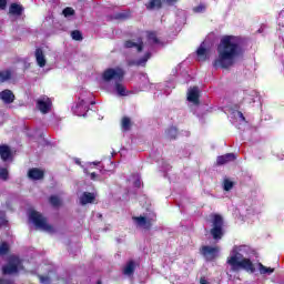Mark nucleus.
<instances>
[{
    "instance_id": "obj_1",
    "label": "nucleus",
    "mask_w": 284,
    "mask_h": 284,
    "mask_svg": "<svg viewBox=\"0 0 284 284\" xmlns=\"http://www.w3.org/2000/svg\"><path fill=\"white\" fill-rule=\"evenodd\" d=\"M243 40L236 36H224L217 45V57L213 61L214 68H232L240 57H243Z\"/></svg>"
},
{
    "instance_id": "obj_2",
    "label": "nucleus",
    "mask_w": 284,
    "mask_h": 284,
    "mask_svg": "<svg viewBox=\"0 0 284 284\" xmlns=\"http://www.w3.org/2000/svg\"><path fill=\"white\" fill-rule=\"evenodd\" d=\"M254 251L250 245H235L230 252V255L226 258V264L230 267L231 272H250L254 274L256 268H254V263H252V255Z\"/></svg>"
},
{
    "instance_id": "obj_3",
    "label": "nucleus",
    "mask_w": 284,
    "mask_h": 284,
    "mask_svg": "<svg viewBox=\"0 0 284 284\" xmlns=\"http://www.w3.org/2000/svg\"><path fill=\"white\" fill-rule=\"evenodd\" d=\"M125 77V71L121 67L109 68L102 73V81L104 83H114V91L119 97H128V90L123 85V79Z\"/></svg>"
},
{
    "instance_id": "obj_4",
    "label": "nucleus",
    "mask_w": 284,
    "mask_h": 284,
    "mask_svg": "<svg viewBox=\"0 0 284 284\" xmlns=\"http://www.w3.org/2000/svg\"><path fill=\"white\" fill-rule=\"evenodd\" d=\"M124 48H130L131 50H135L139 53L144 52L142 58L133 62L134 65H145L150 57H152V54L150 53V45L145 43L143 38H138V39H132L126 41L124 43Z\"/></svg>"
},
{
    "instance_id": "obj_5",
    "label": "nucleus",
    "mask_w": 284,
    "mask_h": 284,
    "mask_svg": "<svg viewBox=\"0 0 284 284\" xmlns=\"http://www.w3.org/2000/svg\"><path fill=\"white\" fill-rule=\"evenodd\" d=\"M23 266L21 265V260H19L17 256H11L9 258V263L2 267L3 276L0 277V284H14L10 282L6 276L9 274H17L18 272H21Z\"/></svg>"
},
{
    "instance_id": "obj_6",
    "label": "nucleus",
    "mask_w": 284,
    "mask_h": 284,
    "mask_svg": "<svg viewBox=\"0 0 284 284\" xmlns=\"http://www.w3.org/2000/svg\"><path fill=\"white\" fill-rule=\"evenodd\" d=\"M29 221L30 223H33L37 230H41V232H48L49 234L54 232V227L48 223V220L34 210L29 212Z\"/></svg>"
},
{
    "instance_id": "obj_7",
    "label": "nucleus",
    "mask_w": 284,
    "mask_h": 284,
    "mask_svg": "<svg viewBox=\"0 0 284 284\" xmlns=\"http://www.w3.org/2000/svg\"><path fill=\"white\" fill-rule=\"evenodd\" d=\"M211 235L214 241H221L223 239V217L219 214L211 215Z\"/></svg>"
},
{
    "instance_id": "obj_8",
    "label": "nucleus",
    "mask_w": 284,
    "mask_h": 284,
    "mask_svg": "<svg viewBox=\"0 0 284 284\" xmlns=\"http://www.w3.org/2000/svg\"><path fill=\"white\" fill-rule=\"evenodd\" d=\"M90 110V100L85 95H81L72 106V112L75 116H85Z\"/></svg>"
},
{
    "instance_id": "obj_9",
    "label": "nucleus",
    "mask_w": 284,
    "mask_h": 284,
    "mask_svg": "<svg viewBox=\"0 0 284 284\" xmlns=\"http://www.w3.org/2000/svg\"><path fill=\"white\" fill-rule=\"evenodd\" d=\"M156 220V215L151 214V216H135L133 217V222L138 227H142L143 230H149L152 227V222Z\"/></svg>"
},
{
    "instance_id": "obj_10",
    "label": "nucleus",
    "mask_w": 284,
    "mask_h": 284,
    "mask_svg": "<svg viewBox=\"0 0 284 284\" xmlns=\"http://www.w3.org/2000/svg\"><path fill=\"white\" fill-rule=\"evenodd\" d=\"M37 108L42 114H48L52 110V99L48 95H42L37 100Z\"/></svg>"
},
{
    "instance_id": "obj_11",
    "label": "nucleus",
    "mask_w": 284,
    "mask_h": 284,
    "mask_svg": "<svg viewBox=\"0 0 284 284\" xmlns=\"http://www.w3.org/2000/svg\"><path fill=\"white\" fill-rule=\"evenodd\" d=\"M219 252L221 248L219 246H203L202 254L206 258V261H214L216 256H219Z\"/></svg>"
},
{
    "instance_id": "obj_12",
    "label": "nucleus",
    "mask_w": 284,
    "mask_h": 284,
    "mask_svg": "<svg viewBox=\"0 0 284 284\" xmlns=\"http://www.w3.org/2000/svg\"><path fill=\"white\" fill-rule=\"evenodd\" d=\"M34 57H36L37 65L39 68H45V65L48 64V59L45 58V51H43V49L41 48H38L36 49Z\"/></svg>"
},
{
    "instance_id": "obj_13",
    "label": "nucleus",
    "mask_w": 284,
    "mask_h": 284,
    "mask_svg": "<svg viewBox=\"0 0 284 284\" xmlns=\"http://www.w3.org/2000/svg\"><path fill=\"white\" fill-rule=\"evenodd\" d=\"M201 97V91L197 87L190 88L187 91V101L193 103V105H199V98Z\"/></svg>"
},
{
    "instance_id": "obj_14",
    "label": "nucleus",
    "mask_w": 284,
    "mask_h": 284,
    "mask_svg": "<svg viewBox=\"0 0 284 284\" xmlns=\"http://www.w3.org/2000/svg\"><path fill=\"white\" fill-rule=\"evenodd\" d=\"M231 121L236 125V128H241L240 125H245L247 123L241 111H233L231 113Z\"/></svg>"
},
{
    "instance_id": "obj_15",
    "label": "nucleus",
    "mask_w": 284,
    "mask_h": 284,
    "mask_svg": "<svg viewBox=\"0 0 284 284\" xmlns=\"http://www.w3.org/2000/svg\"><path fill=\"white\" fill-rule=\"evenodd\" d=\"M197 61H205L207 59V57L210 55V48H207V44L205 42H203L197 51Z\"/></svg>"
},
{
    "instance_id": "obj_16",
    "label": "nucleus",
    "mask_w": 284,
    "mask_h": 284,
    "mask_svg": "<svg viewBox=\"0 0 284 284\" xmlns=\"http://www.w3.org/2000/svg\"><path fill=\"white\" fill-rule=\"evenodd\" d=\"M232 161H236V155L234 153L220 155L216 159L217 165H225V163H232Z\"/></svg>"
},
{
    "instance_id": "obj_17",
    "label": "nucleus",
    "mask_w": 284,
    "mask_h": 284,
    "mask_svg": "<svg viewBox=\"0 0 284 284\" xmlns=\"http://www.w3.org/2000/svg\"><path fill=\"white\" fill-rule=\"evenodd\" d=\"M0 100L3 101L7 105L10 103H14V93H12L10 90H3L0 92Z\"/></svg>"
},
{
    "instance_id": "obj_18",
    "label": "nucleus",
    "mask_w": 284,
    "mask_h": 284,
    "mask_svg": "<svg viewBox=\"0 0 284 284\" xmlns=\"http://www.w3.org/2000/svg\"><path fill=\"white\" fill-rule=\"evenodd\" d=\"M94 201H97V195H94V193L84 192L80 196L81 205H88V203H94Z\"/></svg>"
},
{
    "instance_id": "obj_19",
    "label": "nucleus",
    "mask_w": 284,
    "mask_h": 284,
    "mask_svg": "<svg viewBox=\"0 0 284 284\" xmlns=\"http://www.w3.org/2000/svg\"><path fill=\"white\" fill-rule=\"evenodd\" d=\"M0 159L2 161H11L12 160V151H10V146H8V145L0 146Z\"/></svg>"
},
{
    "instance_id": "obj_20",
    "label": "nucleus",
    "mask_w": 284,
    "mask_h": 284,
    "mask_svg": "<svg viewBox=\"0 0 284 284\" xmlns=\"http://www.w3.org/2000/svg\"><path fill=\"white\" fill-rule=\"evenodd\" d=\"M28 176L31 181H41L43 179V170L37 168L31 169L28 172Z\"/></svg>"
},
{
    "instance_id": "obj_21",
    "label": "nucleus",
    "mask_w": 284,
    "mask_h": 284,
    "mask_svg": "<svg viewBox=\"0 0 284 284\" xmlns=\"http://www.w3.org/2000/svg\"><path fill=\"white\" fill-rule=\"evenodd\" d=\"M257 272L261 274V276H272V274H274V267L265 266L262 263H258Z\"/></svg>"
},
{
    "instance_id": "obj_22",
    "label": "nucleus",
    "mask_w": 284,
    "mask_h": 284,
    "mask_svg": "<svg viewBox=\"0 0 284 284\" xmlns=\"http://www.w3.org/2000/svg\"><path fill=\"white\" fill-rule=\"evenodd\" d=\"M12 77V70L7 69V70H1L0 71V83H6V81H9Z\"/></svg>"
},
{
    "instance_id": "obj_23",
    "label": "nucleus",
    "mask_w": 284,
    "mask_h": 284,
    "mask_svg": "<svg viewBox=\"0 0 284 284\" xmlns=\"http://www.w3.org/2000/svg\"><path fill=\"white\" fill-rule=\"evenodd\" d=\"M134 267H135L134 262L126 263V265L123 268V274L125 276H132L134 274Z\"/></svg>"
},
{
    "instance_id": "obj_24",
    "label": "nucleus",
    "mask_w": 284,
    "mask_h": 284,
    "mask_svg": "<svg viewBox=\"0 0 284 284\" xmlns=\"http://www.w3.org/2000/svg\"><path fill=\"white\" fill-rule=\"evenodd\" d=\"M22 8L21 6L17 4V3H12L9 8V12L10 14H14L16 17H19L22 12Z\"/></svg>"
},
{
    "instance_id": "obj_25",
    "label": "nucleus",
    "mask_w": 284,
    "mask_h": 284,
    "mask_svg": "<svg viewBox=\"0 0 284 284\" xmlns=\"http://www.w3.org/2000/svg\"><path fill=\"white\" fill-rule=\"evenodd\" d=\"M161 3V0H150L149 3H146V8L148 10H159Z\"/></svg>"
},
{
    "instance_id": "obj_26",
    "label": "nucleus",
    "mask_w": 284,
    "mask_h": 284,
    "mask_svg": "<svg viewBox=\"0 0 284 284\" xmlns=\"http://www.w3.org/2000/svg\"><path fill=\"white\" fill-rule=\"evenodd\" d=\"M122 130H130L132 128V120L130 118L124 116L121 122Z\"/></svg>"
},
{
    "instance_id": "obj_27",
    "label": "nucleus",
    "mask_w": 284,
    "mask_h": 284,
    "mask_svg": "<svg viewBox=\"0 0 284 284\" xmlns=\"http://www.w3.org/2000/svg\"><path fill=\"white\" fill-rule=\"evenodd\" d=\"M9 251H10V244H8V242H1L0 243V256L6 255V253Z\"/></svg>"
},
{
    "instance_id": "obj_28",
    "label": "nucleus",
    "mask_w": 284,
    "mask_h": 284,
    "mask_svg": "<svg viewBox=\"0 0 284 284\" xmlns=\"http://www.w3.org/2000/svg\"><path fill=\"white\" fill-rule=\"evenodd\" d=\"M71 38L73 39V41H83V34L79 30L72 31Z\"/></svg>"
},
{
    "instance_id": "obj_29",
    "label": "nucleus",
    "mask_w": 284,
    "mask_h": 284,
    "mask_svg": "<svg viewBox=\"0 0 284 284\" xmlns=\"http://www.w3.org/2000/svg\"><path fill=\"white\" fill-rule=\"evenodd\" d=\"M146 39L149 43H159V39H156V33L154 32H148Z\"/></svg>"
},
{
    "instance_id": "obj_30",
    "label": "nucleus",
    "mask_w": 284,
    "mask_h": 284,
    "mask_svg": "<svg viewBox=\"0 0 284 284\" xmlns=\"http://www.w3.org/2000/svg\"><path fill=\"white\" fill-rule=\"evenodd\" d=\"M179 133V131L176 130V128L172 126L166 131V135L169 139H176V134Z\"/></svg>"
},
{
    "instance_id": "obj_31",
    "label": "nucleus",
    "mask_w": 284,
    "mask_h": 284,
    "mask_svg": "<svg viewBox=\"0 0 284 284\" xmlns=\"http://www.w3.org/2000/svg\"><path fill=\"white\" fill-rule=\"evenodd\" d=\"M63 17H65V19L73 17L74 14V9L67 7L63 11H62Z\"/></svg>"
},
{
    "instance_id": "obj_32",
    "label": "nucleus",
    "mask_w": 284,
    "mask_h": 284,
    "mask_svg": "<svg viewBox=\"0 0 284 284\" xmlns=\"http://www.w3.org/2000/svg\"><path fill=\"white\" fill-rule=\"evenodd\" d=\"M8 169L6 168H0V181H8Z\"/></svg>"
},
{
    "instance_id": "obj_33",
    "label": "nucleus",
    "mask_w": 284,
    "mask_h": 284,
    "mask_svg": "<svg viewBox=\"0 0 284 284\" xmlns=\"http://www.w3.org/2000/svg\"><path fill=\"white\" fill-rule=\"evenodd\" d=\"M50 203L51 205H53V207H59V205H61V200L59 199V196L53 195L50 197Z\"/></svg>"
},
{
    "instance_id": "obj_34",
    "label": "nucleus",
    "mask_w": 284,
    "mask_h": 284,
    "mask_svg": "<svg viewBox=\"0 0 284 284\" xmlns=\"http://www.w3.org/2000/svg\"><path fill=\"white\" fill-rule=\"evenodd\" d=\"M206 9H207V7H205V4H199L197 7H195L193 9V12L201 14V13L205 12Z\"/></svg>"
},
{
    "instance_id": "obj_35",
    "label": "nucleus",
    "mask_w": 284,
    "mask_h": 284,
    "mask_svg": "<svg viewBox=\"0 0 284 284\" xmlns=\"http://www.w3.org/2000/svg\"><path fill=\"white\" fill-rule=\"evenodd\" d=\"M232 187H234V182H232L230 180H224V190H225V192H230V190H232Z\"/></svg>"
},
{
    "instance_id": "obj_36",
    "label": "nucleus",
    "mask_w": 284,
    "mask_h": 284,
    "mask_svg": "<svg viewBox=\"0 0 284 284\" xmlns=\"http://www.w3.org/2000/svg\"><path fill=\"white\" fill-rule=\"evenodd\" d=\"M133 183H134L135 187H141V178H139V175H134Z\"/></svg>"
},
{
    "instance_id": "obj_37",
    "label": "nucleus",
    "mask_w": 284,
    "mask_h": 284,
    "mask_svg": "<svg viewBox=\"0 0 284 284\" xmlns=\"http://www.w3.org/2000/svg\"><path fill=\"white\" fill-rule=\"evenodd\" d=\"M40 283H42V284L50 283V277H48V276H40Z\"/></svg>"
},
{
    "instance_id": "obj_38",
    "label": "nucleus",
    "mask_w": 284,
    "mask_h": 284,
    "mask_svg": "<svg viewBox=\"0 0 284 284\" xmlns=\"http://www.w3.org/2000/svg\"><path fill=\"white\" fill-rule=\"evenodd\" d=\"M7 3L8 2L6 0H0V8H1V10H6Z\"/></svg>"
},
{
    "instance_id": "obj_39",
    "label": "nucleus",
    "mask_w": 284,
    "mask_h": 284,
    "mask_svg": "<svg viewBox=\"0 0 284 284\" xmlns=\"http://www.w3.org/2000/svg\"><path fill=\"white\" fill-rule=\"evenodd\" d=\"M176 1H179V0H165V2H166L169 6H174V3H176Z\"/></svg>"
},
{
    "instance_id": "obj_40",
    "label": "nucleus",
    "mask_w": 284,
    "mask_h": 284,
    "mask_svg": "<svg viewBox=\"0 0 284 284\" xmlns=\"http://www.w3.org/2000/svg\"><path fill=\"white\" fill-rule=\"evenodd\" d=\"M90 176H91L92 181H97V173L93 172V173L90 174Z\"/></svg>"
},
{
    "instance_id": "obj_41",
    "label": "nucleus",
    "mask_w": 284,
    "mask_h": 284,
    "mask_svg": "<svg viewBox=\"0 0 284 284\" xmlns=\"http://www.w3.org/2000/svg\"><path fill=\"white\" fill-rule=\"evenodd\" d=\"M200 283H201V284H210V283L207 282V280H205V278H201V280H200Z\"/></svg>"
},
{
    "instance_id": "obj_42",
    "label": "nucleus",
    "mask_w": 284,
    "mask_h": 284,
    "mask_svg": "<svg viewBox=\"0 0 284 284\" xmlns=\"http://www.w3.org/2000/svg\"><path fill=\"white\" fill-rule=\"evenodd\" d=\"M121 19H125V14H123V13H120V16H119Z\"/></svg>"
},
{
    "instance_id": "obj_43",
    "label": "nucleus",
    "mask_w": 284,
    "mask_h": 284,
    "mask_svg": "<svg viewBox=\"0 0 284 284\" xmlns=\"http://www.w3.org/2000/svg\"><path fill=\"white\" fill-rule=\"evenodd\" d=\"M91 165H97V163L93 162V163H91Z\"/></svg>"
},
{
    "instance_id": "obj_44",
    "label": "nucleus",
    "mask_w": 284,
    "mask_h": 284,
    "mask_svg": "<svg viewBox=\"0 0 284 284\" xmlns=\"http://www.w3.org/2000/svg\"><path fill=\"white\" fill-rule=\"evenodd\" d=\"M77 163L79 164V163H81V162L77 161Z\"/></svg>"
},
{
    "instance_id": "obj_45",
    "label": "nucleus",
    "mask_w": 284,
    "mask_h": 284,
    "mask_svg": "<svg viewBox=\"0 0 284 284\" xmlns=\"http://www.w3.org/2000/svg\"><path fill=\"white\" fill-rule=\"evenodd\" d=\"M98 284H101V282H98Z\"/></svg>"
}]
</instances>
